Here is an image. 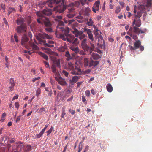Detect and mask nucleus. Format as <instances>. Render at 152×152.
Segmentation results:
<instances>
[{"instance_id": "f257e3e1", "label": "nucleus", "mask_w": 152, "mask_h": 152, "mask_svg": "<svg viewBox=\"0 0 152 152\" xmlns=\"http://www.w3.org/2000/svg\"><path fill=\"white\" fill-rule=\"evenodd\" d=\"M137 18L134 19L133 22V27H130L129 28V31L127 32L128 34L129 35L132 37L134 40H136L138 38L137 35H139L140 33L141 34L145 33L147 31L146 28H144L141 29L138 27H139L141 25V20L140 19L137 20Z\"/></svg>"}, {"instance_id": "f03ea898", "label": "nucleus", "mask_w": 152, "mask_h": 152, "mask_svg": "<svg viewBox=\"0 0 152 152\" xmlns=\"http://www.w3.org/2000/svg\"><path fill=\"white\" fill-rule=\"evenodd\" d=\"M135 7L134 10V15L136 18H140L142 16V13H143L142 18L144 20L147 15V12H149L150 9L152 10V0H146V4L140 5L138 7V11L137 14Z\"/></svg>"}, {"instance_id": "7ed1b4c3", "label": "nucleus", "mask_w": 152, "mask_h": 152, "mask_svg": "<svg viewBox=\"0 0 152 152\" xmlns=\"http://www.w3.org/2000/svg\"><path fill=\"white\" fill-rule=\"evenodd\" d=\"M90 47L87 44V39H84L81 42V47L84 51L87 52L91 54L95 49V46L93 43V41L90 42Z\"/></svg>"}, {"instance_id": "20e7f679", "label": "nucleus", "mask_w": 152, "mask_h": 152, "mask_svg": "<svg viewBox=\"0 0 152 152\" xmlns=\"http://www.w3.org/2000/svg\"><path fill=\"white\" fill-rule=\"evenodd\" d=\"M69 28L66 29V31L64 33L65 36L63 34L59 37L61 38L64 41H67L70 43L73 42L75 38L73 35L69 34Z\"/></svg>"}, {"instance_id": "39448f33", "label": "nucleus", "mask_w": 152, "mask_h": 152, "mask_svg": "<svg viewBox=\"0 0 152 152\" xmlns=\"http://www.w3.org/2000/svg\"><path fill=\"white\" fill-rule=\"evenodd\" d=\"M64 24L63 21H60L59 22V23L57 26L56 31V36L58 37H59L61 35H62V34L65 32L66 30L64 29Z\"/></svg>"}, {"instance_id": "423d86ee", "label": "nucleus", "mask_w": 152, "mask_h": 152, "mask_svg": "<svg viewBox=\"0 0 152 152\" xmlns=\"http://www.w3.org/2000/svg\"><path fill=\"white\" fill-rule=\"evenodd\" d=\"M68 68L72 70L71 74L73 75H81V70L78 67L74 66V65L71 62L68 63Z\"/></svg>"}, {"instance_id": "0eeeda50", "label": "nucleus", "mask_w": 152, "mask_h": 152, "mask_svg": "<svg viewBox=\"0 0 152 152\" xmlns=\"http://www.w3.org/2000/svg\"><path fill=\"white\" fill-rule=\"evenodd\" d=\"M36 39L39 42V43L42 44L45 42H46L45 40H43L42 39H49L51 38V37L45 33H39L36 36Z\"/></svg>"}, {"instance_id": "6e6552de", "label": "nucleus", "mask_w": 152, "mask_h": 152, "mask_svg": "<svg viewBox=\"0 0 152 152\" xmlns=\"http://www.w3.org/2000/svg\"><path fill=\"white\" fill-rule=\"evenodd\" d=\"M64 0H61V1L59 3H61V4L58 5L57 6L54 8V10H56L59 13H63L66 8V6L64 4Z\"/></svg>"}, {"instance_id": "1a4fd4ad", "label": "nucleus", "mask_w": 152, "mask_h": 152, "mask_svg": "<svg viewBox=\"0 0 152 152\" xmlns=\"http://www.w3.org/2000/svg\"><path fill=\"white\" fill-rule=\"evenodd\" d=\"M53 10L51 9L46 8L41 12H38L36 15L38 16H43V14L47 16H50L52 15Z\"/></svg>"}, {"instance_id": "9d476101", "label": "nucleus", "mask_w": 152, "mask_h": 152, "mask_svg": "<svg viewBox=\"0 0 152 152\" xmlns=\"http://www.w3.org/2000/svg\"><path fill=\"white\" fill-rule=\"evenodd\" d=\"M73 34L76 37L79 36L78 38L80 40L83 39H84V38L86 37V35L83 34V32L79 31L77 29H75L73 31Z\"/></svg>"}, {"instance_id": "9b49d317", "label": "nucleus", "mask_w": 152, "mask_h": 152, "mask_svg": "<svg viewBox=\"0 0 152 152\" xmlns=\"http://www.w3.org/2000/svg\"><path fill=\"white\" fill-rule=\"evenodd\" d=\"M61 1V0H48L45 4L50 7H52L55 4H57Z\"/></svg>"}, {"instance_id": "f8f14e48", "label": "nucleus", "mask_w": 152, "mask_h": 152, "mask_svg": "<svg viewBox=\"0 0 152 152\" xmlns=\"http://www.w3.org/2000/svg\"><path fill=\"white\" fill-rule=\"evenodd\" d=\"M141 43L140 40H136L134 44V48L136 49L139 48L140 50L142 51L144 50V48L143 46L141 45Z\"/></svg>"}, {"instance_id": "ddd939ff", "label": "nucleus", "mask_w": 152, "mask_h": 152, "mask_svg": "<svg viewBox=\"0 0 152 152\" xmlns=\"http://www.w3.org/2000/svg\"><path fill=\"white\" fill-rule=\"evenodd\" d=\"M100 4V1L99 0L95 2V3L94 4L92 8V10L94 13H96L97 11L99 10V9Z\"/></svg>"}, {"instance_id": "4468645a", "label": "nucleus", "mask_w": 152, "mask_h": 152, "mask_svg": "<svg viewBox=\"0 0 152 152\" xmlns=\"http://www.w3.org/2000/svg\"><path fill=\"white\" fill-rule=\"evenodd\" d=\"M15 86V80L13 78H10V80L8 90L9 91H12L14 90Z\"/></svg>"}, {"instance_id": "2eb2a0df", "label": "nucleus", "mask_w": 152, "mask_h": 152, "mask_svg": "<svg viewBox=\"0 0 152 152\" xmlns=\"http://www.w3.org/2000/svg\"><path fill=\"white\" fill-rule=\"evenodd\" d=\"M26 25H23L17 26L16 30L17 33H20L26 32Z\"/></svg>"}, {"instance_id": "dca6fc26", "label": "nucleus", "mask_w": 152, "mask_h": 152, "mask_svg": "<svg viewBox=\"0 0 152 152\" xmlns=\"http://www.w3.org/2000/svg\"><path fill=\"white\" fill-rule=\"evenodd\" d=\"M42 20L46 27L51 26L52 24L51 21L47 18L44 17L42 18Z\"/></svg>"}, {"instance_id": "f3484780", "label": "nucleus", "mask_w": 152, "mask_h": 152, "mask_svg": "<svg viewBox=\"0 0 152 152\" xmlns=\"http://www.w3.org/2000/svg\"><path fill=\"white\" fill-rule=\"evenodd\" d=\"M88 54L89 53H88ZM90 59H91L98 60L101 58L102 55H99L96 53H92L91 54Z\"/></svg>"}, {"instance_id": "a211bd4d", "label": "nucleus", "mask_w": 152, "mask_h": 152, "mask_svg": "<svg viewBox=\"0 0 152 152\" xmlns=\"http://www.w3.org/2000/svg\"><path fill=\"white\" fill-rule=\"evenodd\" d=\"M90 10L89 8H85V10H82L80 12V14L82 15L88 16L90 12Z\"/></svg>"}, {"instance_id": "6ab92c4d", "label": "nucleus", "mask_w": 152, "mask_h": 152, "mask_svg": "<svg viewBox=\"0 0 152 152\" xmlns=\"http://www.w3.org/2000/svg\"><path fill=\"white\" fill-rule=\"evenodd\" d=\"M99 63V61H94L93 59H91L89 62V67L92 66L95 67Z\"/></svg>"}, {"instance_id": "aec40b11", "label": "nucleus", "mask_w": 152, "mask_h": 152, "mask_svg": "<svg viewBox=\"0 0 152 152\" xmlns=\"http://www.w3.org/2000/svg\"><path fill=\"white\" fill-rule=\"evenodd\" d=\"M29 39L26 34H24L21 40V44L23 45H25L26 42L28 41Z\"/></svg>"}, {"instance_id": "412c9836", "label": "nucleus", "mask_w": 152, "mask_h": 152, "mask_svg": "<svg viewBox=\"0 0 152 152\" xmlns=\"http://www.w3.org/2000/svg\"><path fill=\"white\" fill-rule=\"evenodd\" d=\"M48 126V125L46 124L44 128H43V129L38 134H36V138H40L43 135V134L44 133L45 130L47 128Z\"/></svg>"}, {"instance_id": "4be33fe9", "label": "nucleus", "mask_w": 152, "mask_h": 152, "mask_svg": "<svg viewBox=\"0 0 152 152\" xmlns=\"http://www.w3.org/2000/svg\"><path fill=\"white\" fill-rule=\"evenodd\" d=\"M56 80H58V83L60 85L62 86H65L66 85L67 83L64 80H62L61 77L59 78L60 80H58V78L56 77H55Z\"/></svg>"}, {"instance_id": "5701e85b", "label": "nucleus", "mask_w": 152, "mask_h": 152, "mask_svg": "<svg viewBox=\"0 0 152 152\" xmlns=\"http://www.w3.org/2000/svg\"><path fill=\"white\" fill-rule=\"evenodd\" d=\"M53 65H55L56 66H57L59 68H60V60L59 59H56L54 60L53 61Z\"/></svg>"}, {"instance_id": "b1692460", "label": "nucleus", "mask_w": 152, "mask_h": 152, "mask_svg": "<svg viewBox=\"0 0 152 152\" xmlns=\"http://www.w3.org/2000/svg\"><path fill=\"white\" fill-rule=\"evenodd\" d=\"M84 65L85 67H86L88 66H89V61L88 58H85L83 60Z\"/></svg>"}, {"instance_id": "393cba45", "label": "nucleus", "mask_w": 152, "mask_h": 152, "mask_svg": "<svg viewBox=\"0 0 152 152\" xmlns=\"http://www.w3.org/2000/svg\"><path fill=\"white\" fill-rule=\"evenodd\" d=\"M107 91L109 92H111L113 91V88L110 83H108L106 86Z\"/></svg>"}, {"instance_id": "a878e982", "label": "nucleus", "mask_w": 152, "mask_h": 152, "mask_svg": "<svg viewBox=\"0 0 152 152\" xmlns=\"http://www.w3.org/2000/svg\"><path fill=\"white\" fill-rule=\"evenodd\" d=\"M8 13L7 14V15L9 16H10V14L12 13L15 12L16 10L15 8L12 7H9L8 8Z\"/></svg>"}, {"instance_id": "bb28decb", "label": "nucleus", "mask_w": 152, "mask_h": 152, "mask_svg": "<svg viewBox=\"0 0 152 152\" xmlns=\"http://www.w3.org/2000/svg\"><path fill=\"white\" fill-rule=\"evenodd\" d=\"M24 20L23 19H17L16 20V23L18 25H20V26L23 25H26V24L23 23Z\"/></svg>"}, {"instance_id": "cd10ccee", "label": "nucleus", "mask_w": 152, "mask_h": 152, "mask_svg": "<svg viewBox=\"0 0 152 152\" xmlns=\"http://www.w3.org/2000/svg\"><path fill=\"white\" fill-rule=\"evenodd\" d=\"M65 56L67 58V60L69 61L71 59H72V58L71 57V55L69 53V51H66L65 52Z\"/></svg>"}, {"instance_id": "c85d7f7f", "label": "nucleus", "mask_w": 152, "mask_h": 152, "mask_svg": "<svg viewBox=\"0 0 152 152\" xmlns=\"http://www.w3.org/2000/svg\"><path fill=\"white\" fill-rule=\"evenodd\" d=\"M39 54L41 57L43 58L44 59L47 61L48 60V58L47 55L42 52H40Z\"/></svg>"}, {"instance_id": "c756f323", "label": "nucleus", "mask_w": 152, "mask_h": 152, "mask_svg": "<svg viewBox=\"0 0 152 152\" xmlns=\"http://www.w3.org/2000/svg\"><path fill=\"white\" fill-rule=\"evenodd\" d=\"M70 49L72 51H73L75 53H77L79 52V49L78 47H71Z\"/></svg>"}, {"instance_id": "7c9ffc66", "label": "nucleus", "mask_w": 152, "mask_h": 152, "mask_svg": "<svg viewBox=\"0 0 152 152\" xmlns=\"http://www.w3.org/2000/svg\"><path fill=\"white\" fill-rule=\"evenodd\" d=\"M45 47H48L50 48H53L54 47V46L53 44H50L48 43H46V42H45L42 44Z\"/></svg>"}, {"instance_id": "2f4dec72", "label": "nucleus", "mask_w": 152, "mask_h": 152, "mask_svg": "<svg viewBox=\"0 0 152 152\" xmlns=\"http://www.w3.org/2000/svg\"><path fill=\"white\" fill-rule=\"evenodd\" d=\"M78 24L77 23H75V22L74 23L71 25L70 26H71L73 28V30L72 31V32L73 33V31H74L75 29H77L75 27L77 26Z\"/></svg>"}, {"instance_id": "473e14b6", "label": "nucleus", "mask_w": 152, "mask_h": 152, "mask_svg": "<svg viewBox=\"0 0 152 152\" xmlns=\"http://www.w3.org/2000/svg\"><path fill=\"white\" fill-rule=\"evenodd\" d=\"M93 23L94 22L91 18H90L89 20H87L86 24L89 26H92Z\"/></svg>"}, {"instance_id": "72a5a7b5", "label": "nucleus", "mask_w": 152, "mask_h": 152, "mask_svg": "<svg viewBox=\"0 0 152 152\" xmlns=\"http://www.w3.org/2000/svg\"><path fill=\"white\" fill-rule=\"evenodd\" d=\"M39 16V18H37V22H38V23L42 24L43 22L42 21V19H41L42 18H43V17H43V16Z\"/></svg>"}, {"instance_id": "f704fd0d", "label": "nucleus", "mask_w": 152, "mask_h": 152, "mask_svg": "<svg viewBox=\"0 0 152 152\" xmlns=\"http://www.w3.org/2000/svg\"><path fill=\"white\" fill-rule=\"evenodd\" d=\"M52 71L55 74H57V69L56 68V66L55 65H52L51 67Z\"/></svg>"}, {"instance_id": "c9c22d12", "label": "nucleus", "mask_w": 152, "mask_h": 152, "mask_svg": "<svg viewBox=\"0 0 152 152\" xmlns=\"http://www.w3.org/2000/svg\"><path fill=\"white\" fill-rule=\"evenodd\" d=\"M79 80V77L77 76H74L72 78V81L73 82L76 83Z\"/></svg>"}, {"instance_id": "e433bc0d", "label": "nucleus", "mask_w": 152, "mask_h": 152, "mask_svg": "<svg viewBox=\"0 0 152 152\" xmlns=\"http://www.w3.org/2000/svg\"><path fill=\"white\" fill-rule=\"evenodd\" d=\"M31 45L32 49L33 50H38L39 49V48L34 43H31Z\"/></svg>"}, {"instance_id": "4c0bfd02", "label": "nucleus", "mask_w": 152, "mask_h": 152, "mask_svg": "<svg viewBox=\"0 0 152 152\" xmlns=\"http://www.w3.org/2000/svg\"><path fill=\"white\" fill-rule=\"evenodd\" d=\"M84 32H86L88 35L89 34H90L91 33V30L87 28H84Z\"/></svg>"}, {"instance_id": "58836bf2", "label": "nucleus", "mask_w": 152, "mask_h": 152, "mask_svg": "<svg viewBox=\"0 0 152 152\" xmlns=\"http://www.w3.org/2000/svg\"><path fill=\"white\" fill-rule=\"evenodd\" d=\"M82 142H80L78 145V152H80L83 148V145L82 144Z\"/></svg>"}, {"instance_id": "ea45409f", "label": "nucleus", "mask_w": 152, "mask_h": 152, "mask_svg": "<svg viewBox=\"0 0 152 152\" xmlns=\"http://www.w3.org/2000/svg\"><path fill=\"white\" fill-rule=\"evenodd\" d=\"M41 93V89L39 88H38L36 90V96L38 97L40 94Z\"/></svg>"}, {"instance_id": "a19ab883", "label": "nucleus", "mask_w": 152, "mask_h": 152, "mask_svg": "<svg viewBox=\"0 0 152 152\" xmlns=\"http://www.w3.org/2000/svg\"><path fill=\"white\" fill-rule=\"evenodd\" d=\"M91 70H90V69H88L86 70L83 71L82 72H81V74L82 73L84 75L88 74H89Z\"/></svg>"}, {"instance_id": "79ce46f5", "label": "nucleus", "mask_w": 152, "mask_h": 152, "mask_svg": "<svg viewBox=\"0 0 152 152\" xmlns=\"http://www.w3.org/2000/svg\"><path fill=\"white\" fill-rule=\"evenodd\" d=\"M32 149V147L31 145H27L26 147V149L25 152H27V151H30Z\"/></svg>"}, {"instance_id": "37998d69", "label": "nucleus", "mask_w": 152, "mask_h": 152, "mask_svg": "<svg viewBox=\"0 0 152 152\" xmlns=\"http://www.w3.org/2000/svg\"><path fill=\"white\" fill-rule=\"evenodd\" d=\"M45 29L47 31L49 32H51L53 31V29L51 27H45Z\"/></svg>"}, {"instance_id": "c03bdc74", "label": "nucleus", "mask_w": 152, "mask_h": 152, "mask_svg": "<svg viewBox=\"0 0 152 152\" xmlns=\"http://www.w3.org/2000/svg\"><path fill=\"white\" fill-rule=\"evenodd\" d=\"M74 6H75L76 7H77V8H79L80 7V3L79 2V1H75L74 3Z\"/></svg>"}, {"instance_id": "a18cd8bd", "label": "nucleus", "mask_w": 152, "mask_h": 152, "mask_svg": "<svg viewBox=\"0 0 152 152\" xmlns=\"http://www.w3.org/2000/svg\"><path fill=\"white\" fill-rule=\"evenodd\" d=\"M62 75H64L67 77H69V74L66 71L64 70H62Z\"/></svg>"}, {"instance_id": "49530a36", "label": "nucleus", "mask_w": 152, "mask_h": 152, "mask_svg": "<svg viewBox=\"0 0 152 152\" xmlns=\"http://www.w3.org/2000/svg\"><path fill=\"white\" fill-rule=\"evenodd\" d=\"M75 20L74 19H72L70 20H68V25L69 26H71L72 24H73L75 22Z\"/></svg>"}, {"instance_id": "de8ad7c7", "label": "nucleus", "mask_w": 152, "mask_h": 152, "mask_svg": "<svg viewBox=\"0 0 152 152\" xmlns=\"http://www.w3.org/2000/svg\"><path fill=\"white\" fill-rule=\"evenodd\" d=\"M88 36L91 41H94V38L92 33H91L90 34H89Z\"/></svg>"}, {"instance_id": "09e8293b", "label": "nucleus", "mask_w": 152, "mask_h": 152, "mask_svg": "<svg viewBox=\"0 0 152 152\" xmlns=\"http://www.w3.org/2000/svg\"><path fill=\"white\" fill-rule=\"evenodd\" d=\"M121 10L120 9V6H117L116 7V10L115 11V12L116 13H118L120 12H121Z\"/></svg>"}, {"instance_id": "8fccbe9b", "label": "nucleus", "mask_w": 152, "mask_h": 152, "mask_svg": "<svg viewBox=\"0 0 152 152\" xmlns=\"http://www.w3.org/2000/svg\"><path fill=\"white\" fill-rule=\"evenodd\" d=\"M53 131V126H51L50 128L49 129L48 131H46V133H47V136L49 135Z\"/></svg>"}, {"instance_id": "3c124183", "label": "nucleus", "mask_w": 152, "mask_h": 152, "mask_svg": "<svg viewBox=\"0 0 152 152\" xmlns=\"http://www.w3.org/2000/svg\"><path fill=\"white\" fill-rule=\"evenodd\" d=\"M73 43L75 45H77L79 43V41L78 38H75V39L74 41H73Z\"/></svg>"}, {"instance_id": "603ef678", "label": "nucleus", "mask_w": 152, "mask_h": 152, "mask_svg": "<svg viewBox=\"0 0 152 152\" xmlns=\"http://www.w3.org/2000/svg\"><path fill=\"white\" fill-rule=\"evenodd\" d=\"M44 63L45 64V66L47 68H48V67H49L50 66L49 64L48 63V62H47V61H44Z\"/></svg>"}, {"instance_id": "864d4df0", "label": "nucleus", "mask_w": 152, "mask_h": 152, "mask_svg": "<svg viewBox=\"0 0 152 152\" xmlns=\"http://www.w3.org/2000/svg\"><path fill=\"white\" fill-rule=\"evenodd\" d=\"M15 107L16 108H17V109H18L19 108L20 104L18 102H15Z\"/></svg>"}, {"instance_id": "5fc2aeb1", "label": "nucleus", "mask_w": 152, "mask_h": 152, "mask_svg": "<svg viewBox=\"0 0 152 152\" xmlns=\"http://www.w3.org/2000/svg\"><path fill=\"white\" fill-rule=\"evenodd\" d=\"M85 94L86 96L89 97L90 95V91L89 90H87L85 92Z\"/></svg>"}, {"instance_id": "6e6d98bb", "label": "nucleus", "mask_w": 152, "mask_h": 152, "mask_svg": "<svg viewBox=\"0 0 152 152\" xmlns=\"http://www.w3.org/2000/svg\"><path fill=\"white\" fill-rule=\"evenodd\" d=\"M69 112L70 113L72 114V115H74L75 113V111L71 109H70L69 110Z\"/></svg>"}, {"instance_id": "4d7b16f0", "label": "nucleus", "mask_w": 152, "mask_h": 152, "mask_svg": "<svg viewBox=\"0 0 152 152\" xmlns=\"http://www.w3.org/2000/svg\"><path fill=\"white\" fill-rule=\"evenodd\" d=\"M89 146L88 145H86L85 148L83 152H86V151H88L89 149Z\"/></svg>"}, {"instance_id": "13d9d810", "label": "nucleus", "mask_w": 152, "mask_h": 152, "mask_svg": "<svg viewBox=\"0 0 152 152\" xmlns=\"http://www.w3.org/2000/svg\"><path fill=\"white\" fill-rule=\"evenodd\" d=\"M40 77H38L33 78L32 79V81L33 82H35L36 81L40 79Z\"/></svg>"}, {"instance_id": "bf43d9fd", "label": "nucleus", "mask_w": 152, "mask_h": 152, "mask_svg": "<svg viewBox=\"0 0 152 152\" xmlns=\"http://www.w3.org/2000/svg\"><path fill=\"white\" fill-rule=\"evenodd\" d=\"M20 120V116H18L17 118L15 120L16 122H19Z\"/></svg>"}, {"instance_id": "052dcab7", "label": "nucleus", "mask_w": 152, "mask_h": 152, "mask_svg": "<svg viewBox=\"0 0 152 152\" xmlns=\"http://www.w3.org/2000/svg\"><path fill=\"white\" fill-rule=\"evenodd\" d=\"M94 33L96 37H101V36L99 34L98 32H94Z\"/></svg>"}, {"instance_id": "680f3d73", "label": "nucleus", "mask_w": 152, "mask_h": 152, "mask_svg": "<svg viewBox=\"0 0 152 152\" xmlns=\"http://www.w3.org/2000/svg\"><path fill=\"white\" fill-rule=\"evenodd\" d=\"M68 7H74V3L72 2L69 4Z\"/></svg>"}, {"instance_id": "e2e57ef3", "label": "nucleus", "mask_w": 152, "mask_h": 152, "mask_svg": "<svg viewBox=\"0 0 152 152\" xmlns=\"http://www.w3.org/2000/svg\"><path fill=\"white\" fill-rule=\"evenodd\" d=\"M56 18L57 19H56V20H57V19L60 20L62 19V17L61 15L57 16Z\"/></svg>"}, {"instance_id": "0e129e2a", "label": "nucleus", "mask_w": 152, "mask_h": 152, "mask_svg": "<svg viewBox=\"0 0 152 152\" xmlns=\"http://www.w3.org/2000/svg\"><path fill=\"white\" fill-rule=\"evenodd\" d=\"M52 94L53 92L51 90H50L48 93V95L50 97H51Z\"/></svg>"}, {"instance_id": "69168bd1", "label": "nucleus", "mask_w": 152, "mask_h": 152, "mask_svg": "<svg viewBox=\"0 0 152 152\" xmlns=\"http://www.w3.org/2000/svg\"><path fill=\"white\" fill-rule=\"evenodd\" d=\"M67 17L69 18H73L74 17V15L73 14H69L67 15Z\"/></svg>"}, {"instance_id": "338daca9", "label": "nucleus", "mask_w": 152, "mask_h": 152, "mask_svg": "<svg viewBox=\"0 0 152 152\" xmlns=\"http://www.w3.org/2000/svg\"><path fill=\"white\" fill-rule=\"evenodd\" d=\"M66 114L65 112V110H63L62 111V114L61 115V117L62 118H64V116Z\"/></svg>"}, {"instance_id": "774afa93", "label": "nucleus", "mask_w": 152, "mask_h": 152, "mask_svg": "<svg viewBox=\"0 0 152 152\" xmlns=\"http://www.w3.org/2000/svg\"><path fill=\"white\" fill-rule=\"evenodd\" d=\"M76 54V53H75L72 54L71 55V57L72 58V59H73L75 58Z\"/></svg>"}]
</instances>
